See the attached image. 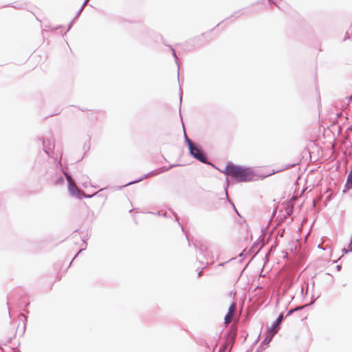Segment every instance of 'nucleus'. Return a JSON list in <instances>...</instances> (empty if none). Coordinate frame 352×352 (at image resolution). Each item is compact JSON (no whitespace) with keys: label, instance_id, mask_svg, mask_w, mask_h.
<instances>
[{"label":"nucleus","instance_id":"12","mask_svg":"<svg viewBox=\"0 0 352 352\" xmlns=\"http://www.w3.org/2000/svg\"><path fill=\"white\" fill-rule=\"evenodd\" d=\"M54 182L56 185H60L64 182V178L62 175H59L56 179H54Z\"/></svg>","mask_w":352,"mask_h":352},{"label":"nucleus","instance_id":"35","mask_svg":"<svg viewBox=\"0 0 352 352\" xmlns=\"http://www.w3.org/2000/svg\"><path fill=\"white\" fill-rule=\"evenodd\" d=\"M186 239H188V241H189V239H188V236L186 235Z\"/></svg>","mask_w":352,"mask_h":352},{"label":"nucleus","instance_id":"3","mask_svg":"<svg viewBox=\"0 0 352 352\" xmlns=\"http://www.w3.org/2000/svg\"><path fill=\"white\" fill-rule=\"evenodd\" d=\"M59 165L60 166V173L62 175H65V179L67 181L68 189H69V192L72 195L79 196L81 191L78 189L77 186L74 184V181L72 180V177L61 168V164L60 162H59Z\"/></svg>","mask_w":352,"mask_h":352},{"label":"nucleus","instance_id":"31","mask_svg":"<svg viewBox=\"0 0 352 352\" xmlns=\"http://www.w3.org/2000/svg\"><path fill=\"white\" fill-rule=\"evenodd\" d=\"M226 195L227 199H228V192H227L226 190Z\"/></svg>","mask_w":352,"mask_h":352},{"label":"nucleus","instance_id":"9","mask_svg":"<svg viewBox=\"0 0 352 352\" xmlns=\"http://www.w3.org/2000/svg\"><path fill=\"white\" fill-rule=\"evenodd\" d=\"M40 140L43 143V151H45V153L46 154H47L48 155H50V153L53 151L54 149V146H51L50 144H49L48 146L46 145V142L45 140H44V138H42V139H40Z\"/></svg>","mask_w":352,"mask_h":352},{"label":"nucleus","instance_id":"20","mask_svg":"<svg viewBox=\"0 0 352 352\" xmlns=\"http://www.w3.org/2000/svg\"><path fill=\"white\" fill-rule=\"evenodd\" d=\"M204 249L206 250V248H204L203 245H201V247L199 248V251H200V253L201 254H204Z\"/></svg>","mask_w":352,"mask_h":352},{"label":"nucleus","instance_id":"14","mask_svg":"<svg viewBox=\"0 0 352 352\" xmlns=\"http://www.w3.org/2000/svg\"><path fill=\"white\" fill-rule=\"evenodd\" d=\"M88 0H85L83 3V4L82 5L81 8H80V10L78 11V12L76 13V15L74 18V19H76L77 17H78V16L80 14V13L82 12V11L83 10L85 5L87 4Z\"/></svg>","mask_w":352,"mask_h":352},{"label":"nucleus","instance_id":"26","mask_svg":"<svg viewBox=\"0 0 352 352\" xmlns=\"http://www.w3.org/2000/svg\"><path fill=\"white\" fill-rule=\"evenodd\" d=\"M202 272H203V270L199 272L198 277H201V276L202 275Z\"/></svg>","mask_w":352,"mask_h":352},{"label":"nucleus","instance_id":"8","mask_svg":"<svg viewBox=\"0 0 352 352\" xmlns=\"http://www.w3.org/2000/svg\"><path fill=\"white\" fill-rule=\"evenodd\" d=\"M274 336L275 333H272V331L269 332V330H267L266 336L262 341V344L267 345L271 342Z\"/></svg>","mask_w":352,"mask_h":352},{"label":"nucleus","instance_id":"24","mask_svg":"<svg viewBox=\"0 0 352 352\" xmlns=\"http://www.w3.org/2000/svg\"><path fill=\"white\" fill-rule=\"evenodd\" d=\"M268 2L270 3V4H274L276 5V6L278 7V6L275 3V1H274L273 0H268Z\"/></svg>","mask_w":352,"mask_h":352},{"label":"nucleus","instance_id":"18","mask_svg":"<svg viewBox=\"0 0 352 352\" xmlns=\"http://www.w3.org/2000/svg\"><path fill=\"white\" fill-rule=\"evenodd\" d=\"M85 248H82L80 249L77 253L75 255V256L73 258L72 261H71L70 264H69V266L72 265V263L74 261V259L78 256V254L82 252L83 250H85Z\"/></svg>","mask_w":352,"mask_h":352},{"label":"nucleus","instance_id":"6","mask_svg":"<svg viewBox=\"0 0 352 352\" xmlns=\"http://www.w3.org/2000/svg\"><path fill=\"white\" fill-rule=\"evenodd\" d=\"M236 311V305L235 303H232L228 308V311L224 318L225 324H228L232 322V316L234 314Z\"/></svg>","mask_w":352,"mask_h":352},{"label":"nucleus","instance_id":"25","mask_svg":"<svg viewBox=\"0 0 352 352\" xmlns=\"http://www.w3.org/2000/svg\"><path fill=\"white\" fill-rule=\"evenodd\" d=\"M72 23H73V21H71L70 23L68 25L67 30H69V29L72 28Z\"/></svg>","mask_w":352,"mask_h":352},{"label":"nucleus","instance_id":"4","mask_svg":"<svg viewBox=\"0 0 352 352\" xmlns=\"http://www.w3.org/2000/svg\"><path fill=\"white\" fill-rule=\"evenodd\" d=\"M176 166V165H175V164H172V165H170V166H169V167H168V168H160L159 169V170H152V171H151V172H149V173H148L145 174V175H144V176H142V177H140V178H139V179H135V180H134V181L130 182L127 183L126 184L124 185L123 186H129V185H131V184H135V183L140 182H141V181H142V180H144V179H146V178H148V177H149L155 176V175H158V174H159V173H163V172H164V171H166V170H168V169H170V168H171L172 167H174V166Z\"/></svg>","mask_w":352,"mask_h":352},{"label":"nucleus","instance_id":"11","mask_svg":"<svg viewBox=\"0 0 352 352\" xmlns=\"http://www.w3.org/2000/svg\"><path fill=\"white\" fill-rule=\"evenodd\" d=\"M185 142L188 145V150H191V148L195 146V144L192 142V140L187 136L186 133H184Z\"/></svg>","mask_w":352,"mask_h":352},{"label":"nucleus","instance_id":"28","mask_svg":"<svg viewBox=\"0 0 352 352\" xmlns=\"http://www.w3.org/2000/svg\"><path fill=\"white\" fill-rule=\"evenodd\" d=\"M336 268H337V270H340V268H341V266H340V265H337V266H336Z\"/></svg>","mask_w":352,"mask_h":352},{"label":"nucleus","instance_id":"15","mask_svg":"<svg viewBox=\"0 0 352 352\" xmlns=\"http://www.w3.org/2000/svg\"><path fill=\"white\" fill-rule=\"evenodd\" d=\"M155 214H157L158 216H163V217H169L168 215V212L166 211H163V210L158 211L157 213H155Z\"/></svg>","mask_w":352,"mask_h":352},{"label":"nucleus","instance_id":"2","mask_svg":"<svg viewBox=\"0 0 352 352\" xmlns=\"http://www.w3.org/2000/svg\"><path fill=\"white\" fill-rule=\"evenodd\" d=\"M189 153L192 157L200 162L206 164H210L206 152L199 146L195 144V146L191 148V150H189Z\"/></svg>","mask_w":352,"mask_h":352},{"label":"nucleus","instance_id":"34","mask_svg":"<svg viewBox=\"0 0 352 352\" xmlns=\"http://www.w3.org/2000/svg\"><path fill=\"white\" fill-rule=\"evenodd\" d=\"M23 317H24L25 318V320H27V318L25 317V316L24 314H23Z\"/></svg>","mask_w":352,"mask_h":352},{"label":"nucleus","instance_id":"29","mask_svg":"<svg viewBox=\"0 0 352 352\" xmlns=\"http://www.w3.org/2000/svg\"><path fill=\"white\" fill-rule=\"evenodd\" d=\"M225 263H226V262L220 263V264H219V266H223V265H224Z\"/></svg>","mask_w":352,"mask_h":352},{"label":"nucleus","instance_id":"19","mask_svg":"<svg viewBox=\"0 0 352 352\" xmlns=\"http://www.w3.org/2000/svg\"><path fill=\"white\" fill-rule=\"evenodd\" d=\"M294 312V310H293V309H289V310L288 311V312L287 313V315H286L285 316H284V317H285V318H287V316H289L292 315Z\"/></svg>","mask_w":352,"mask_h":352},{"label":"nucleus","instance_id":"30","mask_svg":"<svg viewBox=\"0 0 352 352\" xmlns=\"http://www.w3.org/2000/svg\"><path fill=\"white\" fill-rule=\"evenodd\" d=\"M295 164H293V165H289L287 166V168H289V167H293Z\"/></svg>","mask_w":352,"mask_h":352},{"label":"nucleus","instance_id":"5","mask_svg":"<svg viewBox=\"0 0 352 352\" xmlns=\"http://www.w3.org/2000/svg\"><path fill=\"white\" fill-rule=\"evenodd\" d=\"M284 319V314L283 313L280 314L276 320L272 324L270 327L267 328L269 332L272 331L275 334L278 333L280 329V324Z\"/></svg>","mask_w":352,"mask_h":352},{"label":"nucleus","instance_id":"32","mask_svg":"<svg viewBox=\"0 0 352 352\" xmlns=\"http://www.w3.org/2000/svg\"><path fill=\"white\" fill-rule=\"evenodd\" d=\"M318 248H321V249H323L321 245H318Z\"/></svg>","mask_w":352,"mask_h":352},{"label":"nucleus","instance_id":"33","mask_svg":"<svg viewBox=\"0 0 352 352\" xmlns=\"http://www.w3.org/2000/svg\"><path fill=\"white\" fill-rule=\"evenodd\" d=\"M314 300H312L310 304H313L314 302Z\"/></svg>","mask_w":352,"mask_h":352},{"label":"nucleus","instance_id":"21","mask_svg":"<svg viewBox=\"0 0 352 352\" xmlns=\"http://www.w3.org/2000/svg\"><path fill=\"white\" fill-rule=\"evenodd\" d=\"M179 91H180V93H179V99H180V103H182V91L181 87L179 88Z\"/></svg>","mask_w":352,"mask_h":352},{"label":"nucleus","instance_id":"23","mask_svg":"<svg viewBox=\"0 0 352 352\" xmlns=\"http://www.w3.org/2000/svg\"><path fill=\"white\" fill-rule=\"evenodd\" d=\"M80 193H82V194L83 195V196H84V197H87V198H90V197H93V195H85V194H84V192H82V191H81V192H80Z\"/></svg>","mask_w":352,"mask_h":352},{"label":"nucleus","instance_id":"1","mask_svg":"<svg viewBox=\"0 0 352 352\" xmlns=\"http://www.w3.org/2000/svg\"><path fill=\"white\" fill-rule=\"evenodd\" d=\"M222 173L234 179L238 182H250L255 176L254 172L251 168L235 165L232 163H228Z\"/></svg>","mask_w":352,"mask_h":352},{"label":"nucleus","instance_id":"22","mask_svg":"<svg viewBox=\"0 0 352 352\" xmlns=\"http://www.w3.org/2000/svg\"><path fill=\"white\" fill-rule=\"evenodd\" d=\"M304 307H297L294 309H293V310H294V312L296 311H299V310H301L303 309Z\"/></svg>","mask_w":352,"mask_h":352},{"label":"nucleus","instance_id":"16","mask_svg":"<svg viewBox=\"0 0 352 352\" xmlns=\"http://www.w3.org/2000/svg\"><path fill=\"white\" fill-rule=\"evenodd\" d=\"M170 212H171V214L175 217V221H177V222H178V223H179V226H181V227H182V232H185L184 228L181 226L180 223L179 222V218H178V217L177 216V214H176L174 212H173L172 210H170Z\"/></svg>","mask_w":352,"mask_h":352},{"label":"nucleus","instance_id":"17","mask_svg":"<svg viewBox=\"0 0 352 352\" xmlns=\"http://www.w3.org/2000/svg\"><path fill=\"white\" fill-rule=\"evenodd\" d=\"M169 47H170V50L172 51L173 55V56H174V58L175 59V62L177 64V56L176 52H175V50L170 45H169Z\"/></svg>","mask_w":352,"mask_h":352},{"label":"nucleus","instance_id":"13","mask_svg":"<svg viewBox=\"0 0 352 352\" xmlns=\"http://www.w3.org/2000/svg\"><path fill=\"white\" fill-rule=\"evenodd\" d=\"M351 39L352 40V24L349 30L346 32L344 40Z\"/></svg>","mask_w":352,"mask_h":352},{"label":"nucleus","instance_id":"10","mask_svg":"<svg viewBox=\"0 0 352 352\" xmlns=\"http://www.w3.org/2000/svg\"><path fill=\"white\" fill-rule=\"evenodd\" d=\"M345 187L347 189H351L352 188V168L351 171L349 172L347 178H346V182L345 184Z\"/></svg>","mask_w":352,"mask_h":352},{"label":"nucleus","instance_id":"27","mask_svg":"<svg viewBox=\"0 0 352 352\" xmlns=\"http://www.w3.org/2000/svg\"><path fill=\"white\" fill-rule=\"evenodd\" d=\"M230 204H232V206H233V207H234V210L236 211V213H238V212H237V210H236V208H235V207H234V204H232L231 201H230Z\"/></svg>","mask_w":352,"mask_h":352},{"label":"nucleus","instance_id":"7","mask_svg":"<svg viewBox=\"0 0 352 352\" xmlns=\"http://www.w3.org/2000/svg\"><path fill=\"white\" fill-rule=\"evenodd\" d=\"M235 335L230 336V333L228 334V338L225 344H223L219 349L218 352H226L230 344H233L235 340Z\"/></svg>","mask_w":352,"mask_h":352}]
</instances>
